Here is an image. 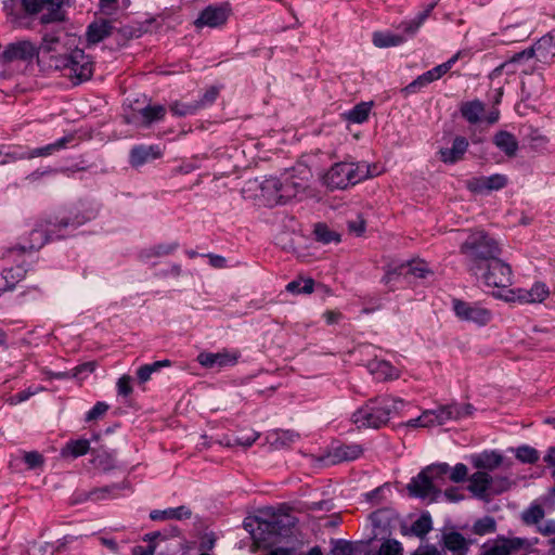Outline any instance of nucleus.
I'll return each mask as SVG.
<instances>
[{
	"mask_svg": "<svg viewBox=\"0 0 555 555\" xmlns=\"http://www.w3.org/2000/svg\"><path fill=\"white\" fill-rule=\"evenodd\" d=\"M406 403L390 396H380L369 400L352 414V422L358 428H379L401 413Z\"/></svg>",
	"mask_w": 555,
	"mask_h": 555,
	"instance_id": "obj_1",
	"label": "nucleus"
},
{
	"mask_svg": "<svg viewBox=\"0 0 555 555\" xmlns=\"http://www.w3.org/2000/svg\"><path fill=\"white\" fill-rule=\"evenodd\" d=\"M91 218V214L82 215L78 208L64 211L61 216L55 218V221H47L46 224H40L39 228L34 229L29 234V245H24L22 248L23 250H37L49 240L64 237L68 229L74 230Z\"/></svg>",
	"mask_w": 555,
	"mask_h": 555,
	"instance_id": "obj_2",
	"label": "nucleus"
},
{
	"mask_svg": "<svg viewBox=\"0 0 555 555\" xmlns=\"http://www.w3.org/2000/svg\"><path fill=\"white\" fill-rule=\"evenodd\" d=\"M376 165L363 162H340L334 164L323 176V184L334 190H344L367 178L378 176Z\"/></svg>",
	"mask_w": 555,
	"mask_h": 555,
	"instance_id": "obj_3",
	"label": "nucleus"
},
{
	"mask_svg": "<svg viewBox=\"0 0 555 555\" xmlns=\"http://www.w3.org/2000/svg\"><path fill=\"white\" fill-rule=\"evenodd\" d=\"M469 272L479 273L485 266L498 258L501 248L498 242L482 231L472 233L461 246Z\"/></svg>",
	"mask_w": 555,
	"mask_h": 555,
	"instance_id": "obj_4",
	"label": "nucleus"
},
{
	"mask_svg": "<svg viewBox=\"0 0 555 555\" xmlns=\"http://www.w3.org/2000/svg\"><path fill=\"white\" fill-rule=\"evenodd\" d=\"M450 466L446 463L434 464L423 469L408 485L410 495L437 501L441 495L440 488L444 485Z\"/></svg>",
	"mask_w": 555,
	"mask_h": 555,
	"instance_id": "obj_5",
	"label": "nucleus"
},
{
	"mask_svg": "<svg viewBox=\"0 0 555 555\" xmlns=\"http://www.w3.org/2000/svg\"><path fill=\"white\" fill-rule=\"evenodd\" d=\"M50 66L60 70L74 85L87 81L93 74V62L81 49H74L68 54L52 55Z\"/></svg>",
	"mask_w": 555,
	"mask_h": 555,
	"instance_id": "obj_6",
	"label": "nucleus"
},
{
	"mask_svg": "<svg viewBox=\"0 0 555 555\" xmlns=\"http://www.w3.org/2000/svg\"><path fill=\"white\" fill-rule=\"evenodd\" d=\"M555 55V35L548 34L538 40L531 48L521 52L515 53L507 62L495 67L491 77H498L502 74L503 69L516 64H521L525 61L535 57L540 62H546Z\"/></svg>",
	"mask_w": 555,
	"mask_h": 555,
	"instance_id": "obj_7",
	"label": "nucleus"
},
{
	"mask_svg": "<svg viewBox=\"0 0 555 555\" xmlns=\"http://www.w3.org/2000/svg\"><path fill=\"white\" fill-rule=\"evenodd\" d=\"M473 273L477 279L481 280L486 286L501 288L500 293L507 291L512 284L513 272L511 267L502 261L499 257L485 266V269Z\"/></svg>",
	"mask_w": 555,
	"mask_h": 555,
	"instance_id": "obj_8",
	"label": "nucleus"
},
{
	"mask_svg": "<svg viewBox=\"0 0 555 555\" xmlns=\"http://www.w3.org/2000/svg\"><path fill=\"white\" fill-rule=\"evenodd\" d=\"M495 296L509 302L542 304L551 297V291L545 283L535 282L529 289L509 288L504 293L495 294Z\"/></svg>",
	"mask_w": 555,
	"mask_h": 555,
	"instance_id": "obj_9",
	"label": "nucleus"
},
{
	"mask_svg": "<svg viewBox=\"0 0 555 555\" xmlns=\"http://www.w3.org/2000/svg\"><path fill=\"white\" fill-rule=\"evenodd\" d=\"M452 310L459 320L479 326L487 325L492 320V312L479 302L453 298Z\"/></svg>",
	"mask_w": 555,
	"mask_h": 555,
	"instance_id": "obj_10",
	"label": "nucleus"
},
{
	"mask_svg": "<svg viewBox=\"0 0 555 555\" xmlns=\"http://www.w3.org/2000/svg\"><path fill=\"white\" fill-rule=\"evenodd\" d=\"M528 546L526 539L499 535L483 544L482 555H512Z\"/></svg>",
	"mask_w": 555,
	"mask_h": 555,
	"instance_id": "obj_11",
	"label": "nucleus"
},
{
	"mask_svg": "<svg viewBox=\"0 0 555 555\" xmlns=\"http://www.w3.org/2000/svg\"><path fill=\"white\" fill-rule=\"evenodd\" d=\"M231 7L227 2L210 4L201 11L194 24L197 28L223 26L231 15Z\"/></svg>",
	"mask_w": 555,
	"mask_h": 555,
	"instance_id": "obj_12",
	"label": "nucleus"
},
{
	"mask_svg": "<svg viewBox=\"0 0 555 555\" xmlns=\"http://www.w3.org/2000/svg\"><path fill=\"white\" fill-rule=\"evenodd\" d=\"M473 405L465 404H448L439 406L436 410H427L430 415L433 426L443 425L449 421H459L473 414Z\"/></svg>",
	"mask_w": 555,
	"mask_h": 555,
	"instance_id": "obj_13",
	"label": "nucleus"
},
{
	"mask_svg": "<svg viewBox=\"0 0 555 555\" xmlns=\"http://www.w3.org/2000/svg\"><path fill=\"white\" fill-rule=\"evenodd\" d=\"M39 54V48L29 40H20L9 43L3 52L1 59L5 63L23 61L30 62Z\"/></svg>",
	"mask_w": 555,
	"mask_h": 555,
	"instance_id": "obj_14",
	"label": "nucleus"
},
{
	"mask_svg": "<svg viewBox=\"0 0 555 555\" xmlns=\"http://www.w3.org/2000/svg\"><path fill=\"white\" fill-rule=\"evenodd\" d=\"M240 358L241 353L238 350L222 349L218 352H201L197 356V362L206 369H222L235 365Z\"/></svg>",
	"mask_w": 555,
	"mask_h": 555,
	"instance_id": "obj_15",
	"label": "nucleus"
},
{
	"mask_svg": "<svg viewBox=\"0 0 555 555\" xmlns=\"http://www.w3.org/2000/svg\"><path fill=\"white\" fill-rule=\"evenodd\" d=\"M508 183V178L502 173H494L486 177H473L465 182L468 191L475 194H483L504 189Z\"/></svg>",
	"mask_w": 555,
	"mask_h": 555,
	"instance_id": "obj_16",
	"label": "nucleus"
},
{
	"mask_svg": "<svg viewBox=\"0 0 555 555\" xmlns=\"http://www.w3.org/2000/svg\"><path fill=\"white\" fill-rule=\"evenodd\" d=\"M164 155V147L160 145H134L129 153V164L134 167H141L144 164L158 159Z\"/></svg>",
	"mask_w": 555,
	"mask_h": 555,
	"instance_id": "obj_17",
	"label": "nucleus"
},
{
	"mask_svg": "<svg viewBox=\"0 0 555 555\" xmlns=\"http://www.w3.org/2000/svg\"><path fill=\"white\" fill-rule=\"evenodd\" d=\"M259 199L266 206L284 204L282 197L281 179L270 177L260 183Z\"/></svg>",
	"mask_w": 555,
	"mask_h": 555,
	"instance_id": "obj_18",
	"label": "nucleus"
},
{
	"mask_svg": "<svg viewBox=\"0 0 555 555\" xmlns=\"http://www.w3.org/2000/svg\"><path fill=\"white\" fill-rule=\"evenodd\" d=\"M436 5V1L428 3L424 7V9L421 12L416 14L414 18L403 21L398 26V29L401 30L400 35L404 36L405 40L408 38L414 37L417 34L418 29L424 25L426 20L429 17Z\"/></svg>",
	"mask_w": 555,
	"mask_h": 555,
	"instance_id": "obj_19",
	"label": "nucleus"
},
{
	"mask_svg": "<svg viewBox=\"0 0 555 555\" xmlns=\"http://www.w3.org/2000/svg\"><path fill=\"white\" fill-rule=\"evenodd\" d=\"M307 177L296 178L294 172H286L281 178L283 202H287L304 192L307 188Z\"/></svg>",
	"mask_w": 555,
	"mask_h": 555,
	"instance_id": "obj_20",
	"label": "nucleus"
},
{
	"mask_svg": "<svg viewBox=\"0 0 555 555\" xmlns=\"http://www.w3.org/2000/svg\"><path fill=\"white\" fill-rule=\"evenodd\" d=\"M166 107L160 104L146 105L133 114L130 120L139 126L149 127L153 122L163 120L166 115Z\"/></svg>",
	"mask_w": 555,
	"mask_h": 555,
	"instance_id": "obj_21",
	"label": "nucleus"
},
{
	"mask_svg": "<svg viewBox=\"0 0 555 555\" xmlns=\"http://www.w3.org/2000/svg\"><path fill=\"white\" fill-rule=\"evenodd\" d=\"M112 33V22L100 18L95 20L87 27L86 39L89 46H94L109 37Z\"/></svg>",
	"mask_w": 555,
	"mask_h": 555,
	"instance_id": "obj_22",
	"label": "nucleus"
},
{
	"mask_svg": "<svg viewBox=\"0 0 555 555\" xmlns=\"http://www.w3.org/2000/svg\"><path fill=\"white\" fill-rule=\"evenodd\" d=\"M468 141L464 137H456L453 140L452 146L440 149V159L446 164H455L461 160L468 149Z\"/></svg>",
	"mask_w": 555,
	"mask_h": 555,
	"instance_id": "obj_23",
	"label": "nucleus"
},
{
	"mask_svg": "<svg viewBox=\"0 0 555 555\" xmlns=\"http://www.w3.org/2000/svg\"><path fill=\"white\" fill-rule=\"evenodd\" d=\"M367 370L377 380L397 379L400 376V371L386 360L370 361Z\"/></svg>",
	"mask_w": 555,
	"mask_h": 555,
	"instance_id": "obj_24",
	"label": "nucleus"
},
{
	"mask_svg": "<svg viewBox=\"0 0 555 555\" xmlns=\"http://www.w3.org/2000/svg\"><path fill=\"white\" fill-rule=\"evenodd\" d=\"M468 490L473 493V495L479 499H483L487 496L491 487L492 477L486 472L478 470L468 478Z\"/></svg>",
	"mask_w": 555,
	"mask_h": 555,
	"instance_id": "obj_25",
	"label": "nucleus"
},
{
	"mask_svg": "<svg viewBox=\"0 0 555 555\" xmlns=\"http://www.w3.org/2000/svg\"><path fill=\"white\" fill-rule=\"evenodd\" d=\"M191 515V509L184 505H181L166 509H154L150 513V518L154 521H165L171 519L182 520L190 518Z\"/></svg>",
	"mask_w": 555,
	"mask_h": 555,
	"instance_id": "obj_26",
	"label": "nucleus"
},
{
	"mask_svg": "<svg viewBox=\"0 0 555 555\" xmlns=\"http://www.w3.org/2000/svg\"><path fill=\"white\" fill-rule=\"evenodd\" d=\"M442 542L444 547L454 555H466L469 547V541L456 531L444 533Z\"/></svg>",
	"mask_w": 555,
	"mask_h": 555,
	"instance_id": "obj_27",
	"label": "nucleus"
},
{
	"mask_svg": "<svg viewBox=\"0 0 555 555\" xmlns=\"http://www.w3.org/2000/svg\"><path fill=\"white\" fill-rule=\"evenodd\" d=\"M66 0H43V9L47 11L41 16L43 24L61 22L65 20V13L62 10Z\"/></svg>",
	"mask_w": 555,
	"mask_h": 555,
	"instance_id": "obj_28",
	"label": "nucleus"
},
{
	"mask_svg": "<svg viewBox=\"0 0 555 555\" xmlns=\"http://www.w3.org/2000/svg\"><path fill=\"white\" fill-rule=\"evenodd\" d=\"M460 112L469 124H478L482 120L485 104L479 100L467 101L461 104Z\"/></svg>",
	"mask_w": 555,
	"mask_h": 555,
	"instance_id": "obj_29",
	"label": "nucleus"
},
{
	"mask_svg": "<svg viewBox=\"0 0 555 555\" xmlns=\"http://www.w3.org/2000/svg\"><path fill=\"white\" fill-rule=\"evenodd\" d=\"M363 453V448L358 443L339 444L332 451L334 462L354 461Z\"/></svg>",
	"mask_w": 555,
	"mask_h": 555,
	"instance_id": "obj_30",
	"label": "nucleus"
},
{
	"mask_svg": "<svg viewBox=\"0 0 555 555\" xmlns=\"http://www.w3.org/2000/svg\"><path fill=\"white\" fill-rule=\"evenodd\" d=\"M179 247L178 242L160 243L152 247L145 248L140 253L143 261H151L154 258L165 257L173 254Z\"/></svg>",
	"mask_w": 555,
	"mask_h": 555,
	"instance_id": "obj_31",
	"label": "nucleus"
},
{
	"mask_svg": "<svg viewBox=\"0 0 555 555\" xmlns=\"http://www.w3.org/2000/svg\"><path fill=\"white\" fill-rule=\"evenodd\" d=\"M30 155V149L27 146H8L5 150H0V165H7L22 159H31Z\"/></svg>",
	"mask_w": 555,
	"mask_h": 555,
	"instance_id": "obj_32",
	"label": "nucleus"
},
{
	"mask_svg": "<svg viewBox=\"0 0 555 555\" xmlns=\"http://www.w3.org/2000/svg\"><path fill=\"white\" fill-rule=\"evenodd\" d=\"M372 41L377 48H390L405 42V37L391 31H375Z\"/></svg>",
	"mask_w": 555,
	"mask_h": 555,
	"instance_id": "obj_33",
	"label": "nucleus"
},
{
	"mask_svg": "<svg viewBox=\"0 0 555 555\" xmlns=\"http://www.w3.org/2000/svg\"><path fill=\"white\" fill-rule=\"evenodd\" d=\"M474 466L478 469H495L502 463V456L495 452H483L472 457Z\"/></svg>",
	"mask_w": 555,
	"mask_h": 555,
	"instance_id": "obj_34",
	"label": "nucleus"
},
{
	"mask_svg": "<svg viewBox=\"0 0 555 555\" xmlns=\"http://www.w3.org/2000/svg\"><path fill=\"white\" fill-rule=\"evenodd\" d=\"M493 142L507 156H514L518 149L516 138L507 131L498 132L493 138Z\"/></svg>",
	"mask_w": 555,
	"mask_h": 555,
	"instance_id": "obj_35",
	"label": "nucleus"
},
{
	"mask_svg": "<svg viewBox=\"0 0 555 555\" xmlns=\"http://www.w3.org/2000/svg\"><path fill=\"white\" fill-rule=\"evenodd\" d=\"M90 450V441L88 439L69 440L62 449L61 454L64 457H79L87 454Z\"/></svg>",
	"mask_w": 555,
	"mask_h": 555,
	"instance_id": "obj_36",
	"label": "nucleus"
},
{
	"mask_svg": "<svg viewBox=\"0 0 555 555\" xmlns=\"http://www.w3.org/2000/svg\"><path fill=\"white\" fill-rule=\"evenodd\" d=\"M372 106V102H361L344 114L345 119L353 124H362L367 120Z\"/></svg>",
	"mask_w": 555,
	"mask_h": 555,
	"instance_id": "obj_37",
	"label": "nucleus"
},
{
	"mask_svg": "<svg viewBox=\"0 0 555 555\" xmlns=\"http://www.w3.org/2000/svg\"><path fill=\"white\" fill-rule=\"evenodd\" d=\"M72 141L70 137H64L56 140L54 143L48 144L38 149H30L31 159L37 157H47L52 155L53 153L66 147L67 143Z\"/></svg>",
	"mask_w": 555,
	"mask_h": 555,
	"instance_id": "obj_38",
	"label": "nucleus"
},
{
	"mask_svg": "<svg viewBox=\"0 0 555 555\" xmlns=\"http://www.w3.org/2000/svg\"><path fill=\"white\" fill-rule=\"evenodd\" d=\"M299 439V435L292 430H275L270 435L271 444L276 448L289 447Z\"/></svg>",
	"mask_w": 555,
	"mask_h": 555,
	"instance_id": "obj_39",
	"label": "nucleus"
},
{
	"mask_svg": "<svg viewBox=\"0 0 555 555\" xmlns=\"http://www.w3.org/2000/svg\"><path fill=\"white\" fill-rule=\"evenodd\" d=\"M286 291L293 295L311 294L314 291V281L311 278H298L286 285Z\"/></svg>",
	"mask_w": 555,
	"mask_h": 555,
	"instance_id": "obj_40",
	"label": "nucleus"
},
{
	"mask_svg": "<svg viewBox=\"0 0 555 555\" xmlns=\"http://www.w3.org/2000/svg\"><path fill=\"white\" fill-rule=\"evenodd\" d=\"M314 235H315L317 241H319L323 244L340 242V234L337 231L331 229L325 223L315 224Z\"/></svg>",
	"mask_w": 555,
	"mask_h": 555,
	"instance_id": "obj_41",
	"label": "nucleus"
},
{
	"mask_svg": "<svg viewBox=\"0 0 555 555\" xmlns=\"http://www.w3.org/2000/svg\"><path fill=\"white\" fill-rule=\"evenodd\" d=\"M11 8H18L26 15H34L43 9V0H12L11 4H5L8 11Z\"/></svg>",
	"mask_w": 555,
	"mask_h": 555,
	"instance_id": "obj_42",
	"label": "nucleus"
},
{
	"mask_svg": "<svg viewBox=\"0 0 555 555\" xmlns=\"http://www.w3.org/2000/svg\"><path fill=\"white\" fill-rule=\"evenodd\" d=\"M438 80L436 75L434 74L433 69L427 70L426 73L418 76L415 80H413L411 83H409L404 88V92L406 93H415L420 91L422 88L427 86L428 83Z\"/></svg>",
	"mask_w": 555,
	"mask_h": 555,
	"instance_id": "obj_43",
	"label": "nucleus"
},
{
	"mask_svg": "<svg viewBox=\"0 0 555 555\" xmlns=\"http://www.w3.org/2000/svg\"><path fill=\"white\" fill-rule=\"evenodd\" d=\"M431 530V518L429 515H422L411 526V531L418 538H424Z\"/></svg>",
	"mask_w": 555,
	"mask_h": 555,
	"instance_id": "obj_44",
	"label": "nucleus"
},
{
	"mask_svg": "<svg viewBox=\"0 0 555 555\" xmlns=\"http://www.w3.org/2000/svg\"><path fill=\"white\" fill-rule=\"evenodd\" d=\"M405 274H412L416 278H426L430 273L428 264L423 260H414L405 263Z\"/></svg>",
	"mask_w": 555,
	"mask_h": 555,
	"instance_id": "obj_45",
	"label": "nucleus"
},
{
	"mask_svg": "<svg viewBox=\"0 0 555 555\" xmlns=\"http://www.w3.org/2000/svg\"><path fill=\"white\" fill-rule=\"evenodd\" d=\"M405 269H406L405 263H400V264H396V266H392V264L387 266V268L385 269V275L383 278V282L386 285L391 284L392 282L397 281L401 275L405 274Z\"/></svg>",
	"mask_w": 555,
	"mask_h": 555,
	"instance_id": "obj_46",
	"label": "nucleus"
},
{
	"mask_svg": "<svg viewBox=\"0 0 555 555\" xmlns=\"http://www.w3.org/2000/svg\"><path fill=\"white\" fill-rule=\"evenodd\" d=\"M2 273L5 275L11 287L14 288V286L25 278L26 270L22 266H16L3 270Z\"/></svg>",
	"mask_w": 555,
	"mask_h": 555,
	"instance_id": "obj_47",
	"label": "nucleus"
},
{
	"mask_svg": "<svg viewBox=\"0 0 555 555\" xmlns=\"http://www.w3.org/2000/svg\"><path fill=\"white\" fill-rule=\"evenodd\" d=\"M473 529L474 532L479 535L491 533L495 531V521L491 517H485L482 519L477 520L474 524Z\"/></svg>",
	"mask_w": 555,
	"mask_h": 555,
	"instance_id": "obj_48",
	"label": "nucleus"
},
{
	"mask_svg": "<svg viewBox=\"0 0 555 555\" xmlns=\"http://www.w3.org/2000/svg\"><path fill=\"white\" fill-rule=\"evenodd\" d=\"M379 555H403L402 544L397 540H386L380 545Z\"/></svg>",
	"mask_w": 555,
	"mask_h": 555,
	"instance_id": "obj_49",
	"label": "nucleus"
},
{
	"mask_svg": "<svg viewBox=\"0 0 555 555\" xmlns=\"http://www.w3.org/2000/svg\"><path fill=\"white\" fill-rule=\"evenodd\" d=\"M516 457L522 463L531 464L538 461L539 454L535 449L528 446H522L517 448Z\"/></svg>",
	"mask_w": 555,
	"mask_h": 555,
	"instance_id": "obj_50",
	"label": "nucleus"
},
{
	"mask_svg": "<svg viewBox=\"0 0 555 555\" xmlns=\"http://www.w3.org/2000/svg\"><path fill=\"white\" fill-rule=\"evenodd\" d=\"M462 51H459L447 62L431 68L437 79L441 78L444 74H447L454 66V64L462 57Z\"/></svg>",
	"mask_w": 555,
	"mask_h": 555,
	"instance_id": "obj_51",
	"label": "nucleus"
},
{
	"mask_svg": "<svg viewBox=\"0 0 555 555\" xmlns=\"http://www.w3.org/2000/svg\"><path fill=\"white\" fill-rule=\"evenodd\" d=\"M468 475V468L463 463H457L454 467H450L447 476H449V479L453 482H462L466 480Z\"/></svg>",
	"mask_w": 555,
	"mask_h": 555,
	"instance_id": "obj_52",
	"label": "nucleus"
},
{
	"mask_svg": "<svg viewBox=\"0 0 555 555\" xmlns=\"http://www.w3.org/2000/svg\"><path fill=\"white\" fill-rule=\"evenodd\" d=\"M198 104H183L176 102L170 106V111L173 115L177 116H186L195 114V112L198 109Z\"/></svg>",
	"mask_w": 555,
	"mask_h": 555,
	"instance_id": "obj_53",
	"label": "nucleus"
},
{
	"mask_svg": "<svg viewBox=\"0 0 555 555\" xmlns=\"http://www.w3.org/2000/svg\"><path fill=\"white\" fill-rule=\"evenodd\" d=\"M544 517V511L540 505H532L524 513L527 524H537Z\"/></svg>",
	"mask_w": 555,
	"mask_h": 555,
	"instance_id": "obj_54",
	"label": "nucleus"
},
{
	"mask_svg": "<svg viewBox=\"0 0 555 555\" xmlns=\"http://www.w3.org/2000/svg\"><path fill=\"white\" fill-rule=\"evenodd\" d=\"M108 404L105 402H96L94 406L86 414V421L92 422L102 417L108 410Z\"/></svg>",
	"mask_w": 555,
	"mask_h": 555,
	"instance_id": "obj_55",
	"label": "nucleus"
},
{
	"mask_svg": "<svg viewBox=\"0 0 555 555\" xmlns=\"http://www.w3.org/2000/svg\"><path fill=\"white\" fill-rule=\"evenodd\" d=\"M430 413L426 410L418 417L411 418L406 422L409 427H431Z\"/></svg>",
	"mask_w": 555,
	"mask_h": 555,
	"instance_id": "obj_56",
	"label": "nucleus"
},
{
	"mask_svg": "<svg viewBox=\"0 0 555 555\" xmlns=\"http://www.w3.org/2000/svg\"><path fill=\"white\" fill-rule=\"evenodd\" d=\"M119 487L118 486H109V487H103L100 489H95L92 491V495L94 499H108V498H115L118 494Z\"/></svg>",
	"mask_w": 555,
	"mask_h": 555,
	"instance_id": "obj_57",
	"label": "nucleus"
},
{
	"mask_svg": "<svg viewBox=\"0 0 555 555\" xmlns=\"http://www.w3.org/2000/svg\"><path fill=\"white\" fill-rule=\"evenodd\" d=\"M117 392L119 396L128 397L132 392L131 377L129 375H122L117 382Z\"/></svg>",
	"mask_w": 555,
	"mask_h": 555,
	"instance_id": "obj_58",
	"label": "nucleus"
},
{
	"mask_svg": "<svg viewBox=\"0 0 555 555\" xmlns=\"http://www.w3.org/2000/svg\"><path fill=\"white\" fill-rule=\"evenodd\" d=\"M352 545L345 541H337L331 551V555H352Z\"/></svg>",
	"mask_w": 555,
	"mask_h": 555,
	"instance_id": "obj_59",
	"label": "nucleus"
},
{
	"mask_svg": "<svg viewBox=\"0 0 555 555\" xmlns=\"http://www.w3.org/2000/svg\"><path fill=\"white\" fill-rule=\"evenodd\" d=\"M37 392L36 389H31V388H28V389H25V390H22L13 396H11L9 398V402L10 404L12 405H15V404H18L21 402H24L26 400H28L31 396H34L35 393Z\"/></svg>",
	"mask_w": 555,
	"mask_h": 555,
	"instance_id": "obj_60",
	"label": "nucleus"
},
{
	"mask_svg": "<svg viewBox=\"0 0 555 555\" xmlns=\"http://www.w3.org/2000/svg\"><path fill=\"white\" fill-rule=\"evenodd\" d=\"M24 461L28 468L33 469L40 466L43 463V457L38 452H26L24 454Z\"/></svg>",
	"mask_w": 555,
	"mask_h": 555,
	"instance_id": "obj_61",
	"label": "nucleus"
},
{
	"mask_svg": "<svg viewBox=\"0 0 555 555\" xmlns=\"http://www.w3.org/2000/svg\"><path fill=\"white\" fill-rule=\"evenodd\" d=\"M59 44V39L53 36H44L41 47L39 48V51L41 50L44 52H52L56 50V46Z\"/></svg>",
	"mask_w": 555,
	"mask_h": 555,
	"instance_id": "obj_62",
	"label": "nucleus"
},
{
	"mask_svg": "<svg viewBox=\"0 0 555 555\" xmlns=\"http://www.w3.org/2000/svg\"><path fill=\"white\" fill-rule=\"evenodd\" d=\"M256 521L258 524V529L261 530L262 532H268V533H278V521L275 520H271V521H267V520H261L260 518H256Z\"/></svg>",
	"mask_w": 555,
	"mask_h": 555,
	"instance_id": "obj_63",
	"label": "nucleus"
},
{
	"mask_svg": "<svg viewBox=\"0 0 555 555\" xmlns=\"http://www.w3.org/2000/svg\"><path fill=\"white\" fill-rule=\"evenodd\" d=\"M412 555H443L436 546L434 545H421L417 547Z\"/></svg>",
	"mask_w": 555,
	"mask_h": 555,
	"instance_id": "obj_64",
	"label": "nucleus"
}]
</instances>
